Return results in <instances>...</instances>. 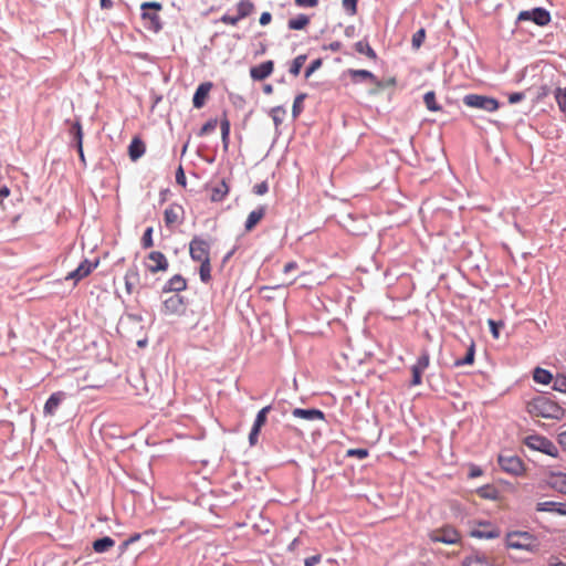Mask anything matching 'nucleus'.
Masks as SVG:
<instances>
[{"label":"nucleus","instance_id":"nucleus-1","mask_svg":"<svg viewBox=\"0 0 566 566\" xmlns=\"http://www.w3.org/2000/svg\"><path fill=\"white\" fill-rule=\"evenodd\" d=\"M527 410L533 417L560 420L565 416V410L555 401L547 397H537L527 405Z\"/></svg>","mask_w":566,"mask_h":566},{"label":"nucleus","instance_id":"nucleus-2","mask_svg":"<svg viewBox=\"0 0 566 566\" xmlns=\"http://www.w3.org/2000/svg\"><path fill=\"white\" fill-rule=\"evenodd\" d=\"M505 545L509 549L526 551L536 553L539 549V542L535 535L528 532L514 531L505 536Z\"/></svg>","mask_w":566,"mask_h":566},{"label":"nucleus","instance_id":"nucleus-3","mask_svg":"<svg viewBox=\"0 0 566 566\" xmlns=\"http://www.w3.org/2000/svg\"><path fill=\"white\" fill-rule=\"evenodd\" d=\"M235 14L224 13L221 15L220 22L226 25L237 27L241 20L254 13L255 4L251 0H240L235 4Z\"/></svg>","mask_w":566,"mask_h":566},{"label":"nucleus","instance_id":"nucleus-4","mask_svg":"<svg viewBox=\"0 0 566 566\" xmlns=\"http://www.w3.org/2000/svg\"><path fill=\"white\" fill-rule=\"evenodd\" d=\"M463 103L468 107L483 109L489 113L496 112L500 107L497 99L479 94H468L463 97Z\"/></svg>","mask_w":566,"mask_h":566},{"label":"nucleus","instance_id":"nucleus-5","mask_svg":"<svg viewBox=\"0 0 566 566\" xmlns=\"http://www.w3.org/2000/svg\"><path fill=\"white\" fill-rule=\"evenodd\" d=\"M524 443L532 450L543 452L551 457H557V447L546 437L532 434L524 439Z\"/></svg>","mask_w":566,"mask_h":566},{"label":"nucleus","instance_id":"nucleus-6","mask_svg":"<svg viewBox=\"0 0 566 566\" xmlns=\"http://www.w3.org/2000/svg\"><path fill=\"white\" fill-rule=\"evenodd\" d=\"M142 9V19L149 22V28L155 32H158L161 29V20L158 14L163 9V4L160 2H144L140 6Z\"/></svg>","mask_w":566,"mask_h":566},{"label":"nucleus","instance_id":"nucleus-7","mask_svg":"<svg viewBox=\"0 0 566 566\" xmlns=\"http://www.w3.org/2000/svg\"><path fill=\"white\" fill-rule=\"evenodd\" d=\"M501 469L514 476H521L525 473V464L523 460L514 454H500L497 458Z\"/></svg>","mask_w":566,"mask_h":566},{"label":"nucleus","instance_id":"nucleus-8","mask_svg":"<svg viewBox=\"0 0 566 566\" xmlns=\"http://www.w3.org/2000/svg\"><path fill=\"white\" fill-rule=\"evenodd\" d=\"M429 538L434 543H443L448 545L458 544L461 541V535L457 528L451 525H444L436 528L429 533Z\"/></svg>","mask_w":566,"mask_h":566},{"label":"nucleus","instance_id":"nucleus-9","mask_svg":"<svg viewBox=\"0 0 566 566\" xmlns=\"http://www.w3.org/2000/svg\"><path fill=\"white\" fill-rule=\"evenodd\" d=\"M189 253L193 261L205 262L210 260V244L208 241L193 237L189 244Z\"/></svg>","mask_w":566,"mask_h":566},{"label":"nucleus","instance_id":"nucleus-10","mask_svg":"<svg viewBox=\"0 0 566 566\" xmlns=\"http://www.w3.org/2000/svg\"><path fill=\"white\" fill-rule=\"evenodd\" d=\"M551 13L544 8H534L533 10L521 11L517 15V22L533 21L536 25L545 27L551 22Z\"/></svg>","mask_w":566,"mask_h":566},{"label":"nucleus","instance_id":"nucleus-11","mask_svg":"<svg viewBox=\"0 0 566 566\" xmlns=\"http://www.w3.org/2000/svg\"><path fill=\"white\" fill-rule=\"evenodd\" d=\"M185 209L179 203L169 205L164 211V221L167 228L172 229L184 222Z\"/></svg>","mask_w":566,"mask_h":566},{"label":"nucleus","instance_id":"nucleus-12","mask_svg":"<svg viewBox=\"0 0 566 566\" xmlns=\"http://www.w3.org/2000/svg\"><path fill=\"white\" fill-rule=\"evenodd\" d=\"M501 534L497 526L490 522H479L470 531V535L475 538L491 539L496 538Z\"/></svg>","mask_w":566,"mask_h":566},{"label":"nucleus","instance_id":"nucleus-13","mask_svg":"<svg viewBox=\"0 0 566 566\" xmlns=\"http://www.w3.org/2000/svg\"><path fill=\"white\" fill-rule=\"evenodd\" d=\"M148 263L146 264L147 270L155 274L158 272H166L169 266V262L166 255L160 251H151L148 256Z\"/></svg>","mask_w":566,"mask_h":566},{"label":"nucleus","instance_id":"nucleus-14","mask_svg":"<svg viewBox=\"0 0 566 566\" xmlns=\"http://www.w3.org/2000/svg\"><path fill=\"white\" fill-rule=\"evenodd\" d=\"M98 265V261L91 262L88 260H84L74 271H71L66 276L65 281H74V284L80 282L81 280L88 276L93 270H95Z\"/></svg>","mask_w":566,"mask_h":566},{"label":"nucleus","instance_id":"nucleus-15","mask_svg":"<svg viewBox=\"0 0 566 566\" xmlns=\"http://www.w3.org/2000/svg\"><path fill=\"white\" fill-rule=\"evenodd\" d=\"M184 311L185 303L180 295L175 294L164 301L163 312L166 315L181 314Z\"/></svg>","mask_w":566,"mask_h":566},{"label":"nucleus","instance_id":"nucleus-16","mask_svg":"<svg viewBox=\"0 0 566 566\" xmlns=\"http://www.w3.org/2000/svg\"><path fill=\"white\" fill-rule=\"evenodd\" d=\"M274 70V62L272 60L262 62L261 64L250 69V76L254 81H263L269 77Z\"/></svg>","mask_w":566,"mask_h":566},{"label":"nucleus","instance_id":"nucleus-17","mask_svg":"<svg viewBox=\"0 0 566 566\" xmlns=\"http://www.w3.org/2000/svg\"><path fill=\"white\" fill-rule=\"evenodd\" d=\"M211 88H212V83H210V82L201 83L197 87L193 98H192L193 107L201 108L205 106Z\"/></svg>","mask_w":566,"mask_h":566},{"label":"nucleus","instance_id":"nucleus-18","mask_svg":"<svg viewBox=\"0 0 566 566\" xmlns=\"http://www.w3.org/2000/svg\"><path fill=\"white\" fill-rule=\"evenodd\" d=\"M293 417L300 418L307 421H316V420H324L325 415L323 411L318 409H302V408H295L292 411Z\"/></svg>","mask_w":566,"mask_h":566},{"label":"nucleus","instance_id":"nucleus-19","mask_svg":"<svg viewBox=\"0 0 566 566\" xmlns=\"http://www.w3.org/2000/svg\"><path fill=\"white\" fill-rule=\"evenodd\" d=\"M266 208L264 206H260L258 209L251 211L244 223L245 231L251 232L264 218Z\"/></svg>","mask_w":566,"mask_h":566},{"label":"nucleus","instance_id":"nucleus-20","mask_svg":"<svg viewBox=\"0 0 566 566\" xmlns=\"http://www.w3.org/2000/svg\"><path fill=\"white\" fill-rule=\"evenodd\" d=\"M146 150L145 143L139 137H134L128 146V155L133 161L139 159Z\"/></svg>","mask_w":566,"mask_h":566},{"label":"nucleus","instance_id":"nucleus-21","mask_svg":"<svg viewBox=\"0 0 566 566\" xmlns=\"http://www.w3.org/2000/svg\"><path fill=\"white\" fill-rule=\"evenodd\" d=\"M463 566H495L493 560L483 554H472L463 562Z\"/></svg>","mask_w":566,"mask_h":566},{"label":"nucleus","instance_id":"nucleus-22","mask_svg":"<svg viewBox=\"0 0 566 566\" xmlns=\"http://www.w3.org/2000/svg\"><path fill=\"white\" fill-rule=\"evenodd\" d=\"M64 396L65 395L62 391L52 394L44 405V412L50 416L54 415L55 410L64 399Z\"/></svg>","mask_w":566,"mask_h":566},{"label":"nucleus","instance_id":"nucleus-23","mask_svg":"<svg viewBox=\"0 0 566 566\" xmlns=\"http://www.w3.org/2000/svg\"><path fill=\"white\" fill-rule=\"evenodd\" d=\"M347 73L353 83H359L360 81H369L371 83V81H376L375 74L367 70L350 69L347 71Z\"/></svg>","mask_w":566,"mask_h":566},{"label":"nucleus","instance_id":"nucleus-24","mask_svg":"<svg viewBox=\"0 0 566 566\" xmlns=\"http://www.w3.org/2000/svg\"><path fill=\"white\" fill-rule=\"evenodd\" d=\"M229 192V186L224 180L211 188L210 199L213 202L222 201Z\"/></svg>","mask_w":566,"mask_h":566},{"label":"nucleus","instance_id":"nucleus-25","mask_svg":"<svg viewBox=\"0 0 566 566\" xmlns=\"http://www.w3.org/2000/svg\"><path fill=\"white\" fill-rule=\"evenodd\" d=\"M549 484L553 489L566 494V473H552L549 476Z\"/></svg>","mask_w":566,"mask_h":566},{"label":"nucleus","instance_id":"nucleus-26","mask_svg":"<svg viewBox=\"0 0 566 566\" xmlns=\"http://www.w3.org/2000/svg\"><path fill=\"white\" fill-rule=\"evenodd\" d=\"M310 24V18L306 14H298L287 22L290 30H304Z\"/></svg>","mask_w":566,"mask_h":566},{"label":"nucleus","instance_id":"nucleus-27","mask_svg":"<svg viewBox=\"0 0 566 566\" xmlns=\"http://www.w3.org/2000/svg\"><path fill=\"white\" fill-rule=\"evenodd\" d=\"M187 282L181 275H174L166 285L167 291L180 292L186 290Z\"/></svg>","mask_w":566,"mask_h":566},{"label":"nucleus","instance_id":"nucleus-28","mask_svg":"<svg viewBox=\"0 0 566 566\" xmlns=\"http://www.w3.org/2000/svg\"><path fill=\"white\" fill-rule=\"evenodd\" d=\"M115 545L113 538L105 536L93 542V549L96 553H105Z\"/></svg>","mask_w":566,"mask_h":566},{"label":"nucleus","instance_id":"nucleus-29","mask_svg":"<svg viewBox=\"0 0 566 566\" xmlns=\"http://www.w3.org/2000/svg\"><path fill=\"white\" fill-rule=\"evenodd\" d=\"M371 83L375 85V87L373 90L369 91V94L370 95H377L380 91H382L384 88L386 87H389V86H396L397 84V81L395 77H389L387 80H378L376 77V81H371Z\"/></svg>","mask_w":566,"mask_h":566},{"label":"nucleus","instance_id":"nucleus-30","mask_svg":"<svg viewBox=\"0 0 566 566\" xmlns=\"http://www.w3.org/2000/svg\"><path fill=\"white\" fill-rule=\"evenodd\" d=\"M230 127H231L230 120H229L227 114L224 113L220 120L221 138H222V144H223L224 149H227L229 146Z\"/></svg>","mask_w":566,"mask_h":566},{"label":"nucleus","instance_id":"nucleus-31","mask_svg":"<svg viewBox=\"0 0 566 566\" xmlns=\"http://www.w3.org/2000/svg\"><path fill=\"white\" fill-rule=\"evenodd\" d=\"M475 357V345L473 342H471L470 346L468 347L467 354L463 358L457 359L454 361L455 367H461L464 365H473Z\"/></svg>","mask_w":566,"mask_h":566},{"label":"nucleus","instance_id":"nucleus-32","mask_svg":"<svg viewBox=\"0 0 566 566\" xmlns=\"http://www.w3.org/2000/svg\"><path fill=\"white\" fill-rule=\"evenodd\" d=\"M533 378L536 382L543 384V385H548L554 379L553 375L548 370L539 368V367L535 368Z\"/></svg>","mask_w":566,"mask_h":566},{"label":"nucleus","instance_id":"nucleus-33","mask_svg":"<svg viewBox=\"0 0 566 566\" xmlns=\"http://www.w3.org/2000/svg\"><path fill=\"white\" fill-rule=\"evenodd\" d=\"M355 50L359 54H364V55H366L367 57H369L371 60H376L377 59V54H376L375 50L369 45V43L367 41H358L355 44Z\"/></svg>","mask_w":566,"mask_h":566},{"label":"nucleus","instance_id":"nucleus-34","mask_svg":"<svg viewBox=\"0 0 566 566\" xmlns=\"http://www.w3.org/2000/svg\"><path fill=\"white\" fill-rule=\"evenodd\" d=\"M306 97H307L306 93H300L294 98L293 107H292V116H293V118H297L301 115V113L303 112V109H304V101L306 99Z\"/></svg>","mask_w":566,"mask_h":566},{"label":"nucleus","instance_id":"nucleus-35","mask_svg":"<svg viewBox=\"0 0 566 566\" xmlns=\"http://www.w3.org/2000/svg\"><path fill=\"white\" fill-rule=\"evenodd\" d=\"M423 102L427 108L431 112H438L441 109V106L437 103L436 94L433 91L427 92L424 94Z\"/></svg>","mask_w":566,"mask_h":566},{"label":"nucleus","instance_id":"nucleus-36","mask_svg":"<svg viewBox=\"0 0 566 566\" xmlns=\"http://www.w3.org/2000/svg\"><path fill=\"white\" fill-rule=\"evenodd\" d=\"M476 493L483 499L495 500L497 497V490L492 485L481 486Z\"/></svg>","mask_w":566,"mask_h":566},{"label":"nucleus","instance_id":"nucleus-37","mask_svg":"<svg viewBox=\"0 0 566 566\" xmlns=\"http://www.w3.org/2000/svg\"><path fill=\"white\" fill-rule=\"evenodd\" d=\"M429 364H430L429 352L427 349H423L421 352V355L418 357L416 364L413 365V367H416L417 369H419L423 373L429 367Z\"/></svg>","mask_w":566,"mask_h":566},{"label":"nucleus","instance_id":"nucleus-38","mask_svg":"<svg viewBox=\"0 0 566 566\" xmlns=\"http://www.w3.org/2000/svg\"><path fill=\"white\" fill-rule=\"evenodd\" d=\"M555 99L559 109L566 114V86L556 88Z\"/></svg>","mask_w":566,"mask_h":566},{"label":"nucleus","instance_id":"nucleus-39","mask_svg":"<svg viewBox=\"0 0 566 566\" xmlns=\"http://www.w3.org/2000/svg\"><path fill=\"white\" fill-rule=\"evenodd\" d=\"M305 61H306V55L302 54V55L296 56L291 64L290 73L293 76H297L300 74L301 69L303 67Z\"/></svg>","mask_w":566,"mask_h":566},{"label":"nucleus","instance_id":"nucleus-40","mask_svg":"<svg viewBox=\"0 0 566 566\" xmlns=\"http://www.w3.org/2000/svg\"><path fill=\"white\" fill-rule=\"evenodd\" d=\"M200 279L202 282L208 283L211 280V263L209 261L200 262L199 269Z\"/></svg>","mask_w":566,"mask_h":566},{"label":"nucleus","instance_id":"nucleus-41","mask_svg":"<svg viewBox=\"0 0 566 566\" xmlns=\"http://www.w3.org/2000/svg\"><path fill=\"white\" fill-rule=\"evenodd\" d=\"M553 389L566 394V375H557L553 379Z\"/></svg>","mask_w":566,"mask_h":566},{"label":"nucleus","instance_id":"nucleus-42","mask_svg":"<svg viewBox=\"0 0 566 566\" xmlns=\"http://www.w3.org/2000/svg\"><path fill=\"white\" fill-rule=\"evenodd\" d=\"M154 245V240H153V228L149 227L145 230L143 237H142V247L144 249H149Z\"/></svg>","mask_w":566,"mask_h":566},{"label":"nucleus","instance_id":"nucleus-43","mask_svg":"<svg viewBox=\"0 0 566 566\" xmlns=\"http://www.w3.org/2000/svg\"><path fill=\"white\" fill-rule=\"evenodd\" d=\"M271 411V406L263 407L256 415L254 423L263 427L266 422L268 413Z\"/></svg>","mask_w":566,"mask_h":566},{"label":"nucleus","instance_id":"nucleus-44","mask_svg":"<svg viewBox=\"0 0 566 566\" xmlns=\"http://www.w3.org/2000/svg\"><path fill=\"white\" fill-rule=\"evenodd\" d=\"M424 38H426V31H424V29H420V30H418V31L412 35V46H413L415 49H419V48L421 46V44L423 43Z\"/></svg>","mask_w":566,"mask_h":566},{"label":"nucleus","instance_id":"nucleus-45","mask_svg":"<svg viewBox=\"0 0 566 566\" xmlns=\"http://www.w3.org/2000/svg\"><path fill=\"white\" fill-rule=\"evenodd\" d=\"M218 125V120L217 119H210L208 120L201 128H200V132H199V136H205V135H208L210 134L211 132H213L216 129Z\"/></svg>","mask_w":566,"mask_h":566},{"label":"nucleus","instance_id":"nucleus-46","mask_svg":"<svg viewBox=\"0 0 566 566\" xmlns=\"http://www.w3.org/2000/svg\"><path fill=\"white\" fill-rule=\"evenodd\" d=\"M357 2L358 0H343L342 4L348 14L354 15L357 12Z\"/></svg>","mask_w":566,"mask_h":566},{"label":"nucleus","instance_id":"nucleus-47","mask_svg":"<svg viewBox=\"0 0 566 566\" xmlns=\"http://www.w3.org/2000/svg\"><path fill=\"white\" fill-rule=\"evenodd\" d=\"M262 427L253 423L252 429L249 434V442L251 446H255L259 440V433L261 431Z\"/></svg>","mask_w":566,"mask_h":566},{"label":"nucleus","instance_id":"nucleus-48","mask_svg":"<svg viewBox=\"0 0 566 566\" xmlns=\"http://www.w3.org/2000/svg\"><path fill=\"white\" fill-rule=\"evenodd\" d=\"M488 324L490 326V331L494 338H499L500 336V328L504 326L502 322H495L493 319H489Z\"/></svg>","mask_w":566,"mask_h":566},{"label":"nucleus","instance_id":"nucleus-49","mask_svg":"<svg viewBox=\"0 0 566 566\" xmlns=\"http://www.w3.org/2000/svg\"><path fill=\"white\" fill-rule=\"evenodd\" d=\"M71 132L74 135L76 143H78V140L83 142L82 125L78 120L73 124Z\"/></svg>","mask_w":566,"mask_h":566},{"label":"nucleus","instance_id":"nucleus-50","mask_svg":"<svg viewBox=\"0 0 566 566\" xmlns=\"http://www.w3.org/2000/svg\"><path fill=\"white\" fill-rule=\"evenodd\" d=\"M348 457H356L360 460L368 457V450L367 449H349L347 451Z\"/></svg>","mask_w":566,"mask_h":566},{"label":"nucleus","instance_id":"nucleus-51","mask_svg":"<svg viewBox=\"0 0 566 566\" xmlns=\"http://www.w3.org/2000/svg\"><path fill=\"white\" fill-rule=\"evenodd\" d=\"M412 373V379H411V386H419L422 382V371L417 369L416 367H411Z\"/></svg>","mask_w":566,"mask_h":566},{"label":"nucleus","instance_id":"nucleus-52","mask_svg":"<svg viewBox=\"0 0 566 566\" xmlns=\"http://www.w3.org/2000/svg\"><path fill=\"white\" fill-rule=\"evenodd\" d=\"M269 191V186L266 181H262L260 184L254 185L253 192L258 196H263Z\"/></svg>","mask_w":566,"mask_h":566},{"label":"nucleus","instance_id":"nucleus-53","mask_svg":"<svg viewBox=\"0 0 566 566\" xmlns=\"http://www.w3.org/2000/svg\"><path fill=\"white\" fill-rule=\"evenodd\" d=\"M321 65L322 61L319 59L313 61L305 71V77L308 78Z\"/></svg>","mask_w":566,"mask_h":566},{"label":"nucleus","instance_id":"nucleus-54","mask_svg":"<svg viewBox=\"0 0 566 566\" xmlns=\"http://www.w3.org/2000/svg\"><path fill=\"white\" fill-rule=\"evenodd\" d=\"M294 2L301 8H315L318 6V0H294Z\"/></svg>","mask_w":566,"mask_h":566},{"label":"nucleus","instance_id":"nucleus-55","mask_svg":"<svg viewBox=\"0 0 566 566\" xmlns=\"http://www.w3.org/2000/svg\"><path fill=\"white\" fill-rule=\"evenodd\" d=\"M176 181L181 186H186V176L181 166H179L177 169Z\"/></svg>","mask_w":566,"mask_h":566},{"label":"nucleus","instance_id":"nucleus-56","mask_svg":"<svg viewBox=\"0 0 566 566\" xmlns=\"http://www.w3.org/2000/svg\"><path fill=\"white\" fill-rule=\"evenodd\" d=\"M280 114H282V115L285 114V109L283 107L277 106L272 109V117H273V120L275 122V124H279L281 122V119L279 118Z\"/></svg>","mask_w":566,"mask_h":566},{"label":"nucleus","instance_id":"nucleus-57","mask_svg":"<svg viewBox=\"0 0 566 566\" xmlns=\"http://www.w3.org/2000/svg\"><path fill=\"white\" fill-rule=\"evenodd\" d=\"M272 21V14L268 11L265 12H262L261 15H260V19H259V22L261 25H268L270 24Z\"/></svg>","mask_w":566,"mask_h":566},{"label":"nucleus","instance_id":"nucleus-58","mask_svg":"<svg viewBox=\"0 0 566 566\" xmlns=\"http://www.w3.org/2000/svg\"><path fill=\"white\" fill-rule=\"evenodd\" d=\"M138 273L136 271L127 272L125 275V283L128 292H132V277H137Z\"/></svg>","mask_w":566,"mask_h":566},{"label":"nucleus","instance_id":"nucleus-59","mask_svg":"<svg viewBox=\"0 0 566 566\" xmlns=\"http://www.w3.org/2000/svg\"><path fill=\"white\" fill-rule=\"evenodd\" d=\"M321 562V555H313L305 558L304 566H314Z\"/></svg>","mask_w":566,"mask_h":566},{"label":"nucleus","instance_id":"nucleus-60","mask_svg":"<svg viewBox=\"0 0 566 566\" xmlns=\"http://www.w3.org/2000/svg\"><path fill=\"white\" fill-rule=\"evenodd\" d=\"M555 502H542L537 504V511H553Z\"/></svg>","mask_w":566,"mask_h":566},{"label":"nucleus","instance_id":"nucleus-61","mask_svg":"<svg viewBox=\"0 0 566 566\" xmlns=\"http://www.w3.org/2000/svg\"><path fill=\"white\" fill-rule=\"evenodd\" d=\"M523 98H524V94H523V93H512V94L509 96V102H510L511 104H515V103L521 102Z\"/></svg>","mask_w":566,"mask_h":566},{"label":"nucleus","instance_id":"nucleus-62","mask_svg":"<svg viewBox=\"0 0 566 566\" xmlns=\"http://www.w3.org/2000/svg\"><path fill=\"white\" fill-rule=\"evenodd\" d=\"M298 268L297 263L295 261H291L284 265L283 272L289 273L293 270H296Z\"/></svg>","mask_w":566,"mask_h":566},{"label":"nucleus","instance_id":"nucleus-63","mask_svg":"<svg viewBox=\"0 0 566 566\" xmlns=\"http://www.w3.org/2000/svg\"><path fill=\"white\" fill-rule=\"evenodd\" d=\"M549 94V88L548 86L544 85L539 88V92L537 94V98L538 99H543L545 98L547 95Z\"/></svg>","mask_w":566,"mask_h":566},{"label":"nucleus","instance_id":"nucleus-64","mask_svg":"<svg viewBox=\"0 0 566 566\" xmlns=\"http://www.w3.org/2000/svg\"><path fill=\"white\" fill-rule=\"evenodd\" d=\"M558 442L566 450V430L558 434Z\"/></svg>","mask_w":566,"mask_h":566}]
</instances>
